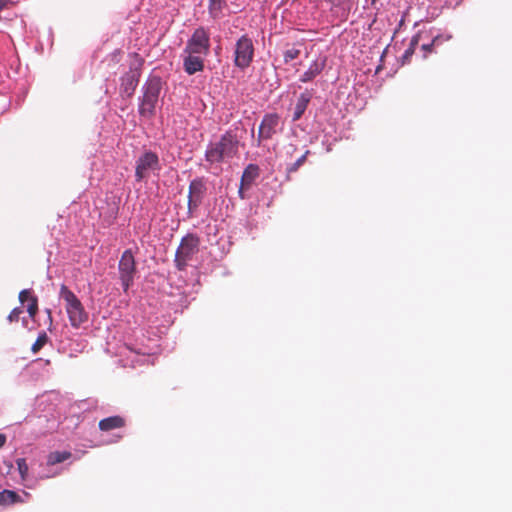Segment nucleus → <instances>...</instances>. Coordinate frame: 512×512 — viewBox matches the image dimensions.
Instances as JSON below:
<instances>
[{"mask_svg": "<svg viewBox=\"0 0 512 512\" xmlns=\"http://www.w3.org/2000/svg\"><path fill=\"white\" fill-rule=\"evenodd\" d=\"M240 137L236 129L226 131L219 141L210 143L205 152V159L210 164H219L238 156Z\"/></svg>", "mask_w": 512, "mask_h": 512, "instance_id": "f257e3e1", "label": "nucleus"}, {"mask_svg": "<svg viewBox=\"0 0 512 512\" xmlns=\"http://www.w3.org/2000/svg\"><path fill=\"white\" fill-rule=\"evenodd\" d=\"M143 97L139 105V114L151 119L155 115L156 105L162 90V81L159 76H150L144 84Z\"/></svg>", "mask_w": 512, "mask_h": 512, "instance_id": "f03ea898", "label": "nucleus"}, {"mask_svg": "<svg viewBox=\"0 0 512 512\" xmlns=\"http://www.w3.org/2000/svg\"><path fill=\"white\" fill-rule=\"evenodd\" d=\"M60 298L65 301V309L68 314L70 324L74 328H79L88 320V313L78 297L66 285L60 287Z\"/></svg>", "mask_w": 512, "mask_h": 512, "instance_id": "7ed1b4c3", "label": "nucleus"}, {"mask_svg": "<svg viewBox=\"0 0 512 512\" xmlns=\"http://www.w3.org/2000/svg\"><path fill=\"white\" fill-rule=\"evenodd\" d=\"M200 239L195 234H187L181 239L178 246L174 263L179 271H184L188 262L199 252Z\"/></svg>", "mask_w": 512, "mask_h": 512, "instance_id": "20e7f679", "label": "nucleus"}, {"mask_svg": "<svg viewBox=\"0 0 512 512\" xmlns=\"http://www.w3.org/2000/svg\"><path fill=\"white\" fill-rule=\"evenodd\" d=\"M183 52L207 56L210 53V34L207 29L196 28L188 39Z\"/></svg>", "mask_w": 512, "mask_h": 512, "instance_id": "39448f33", "label": "nucleus"}, {"mask_svg": "<svg viewBox=\"0 0 512 512\" xmlns=\"http://www.w3.org/2000/svg\"><path fill=\"white\" fill-rule=\"evenodd\" d=\"M119 278L124 291L126 292L133 284L137 272L136 261L133 252L130 249L125 250L118 264Z\"/></svg>", "mask_w": 512, "mask_h": 512, "instance_id": "423d86ee", "label": "nucleus"}, {"mask_svg": "<svg viewBox=\"0 0 512 512\" xmlns=\"http://www.w3.org/2000/svg\"><path fill=\"white\" fill-rule=\"evenodd\" d=\"M133 61L130 64V70L121 78V93L130 97L133 95L141 75L143 59L138 54H133Z\"/></svg>", "mask_w": 512, "mask_h": 512, "instance_id": "0eeeda50", "label": "nucleus"}, {"mask_svg": "<svg viewBox=\"0 0 512 512\" xmlns=\"http://www.w3.org/2000/svg\"><path fill=\"white\" fill-rule=\"evenodd\" d=\"M234 64L240 69H246L250 66L254 57V45L247 35L241 36L236 44L234 51Z\"/></svg>", "mask_w": 512, "mask_h": 512, "instance_id": "6e6552de", "label": "nucleus"}, {"mask_svg": "<svg viewBox=\"0 0 512 512\" xmlns=\"http://www.w3.org/2000/svg\"><path fill=\"white\" fill-rule=\"evenodd\" d=\"M161 169L159 157L152 151H146L136 161L135 178L141 182L148 177L149 172L159 171Z\"/></svg>", "mask_w": 512, "mask_h": 512, "instance_id": "1a4fd4ad", "label": "nucleus"}, {"mask_svg": "<svg viewBox=\"0 0 512 512\" xmlns=\"http://www.w3.org/2000/svg\"><path fill=\"white\" fill-rule=\"evenodd\" d=\"M280 117L277 113L264 115L258 130L257 146H260L263 140L271 139L279 126Z\"/></svg>", "mask_w": 512, "mask_h": 512, "instance_id": "9d476101", "label": "nucleus"}, {"mask_svg": "<svg viewBox=\"0 0 512 512\" xmlns=\"http://www.w3.org/2000/svg\"><path fill=\"white\" fill-rule=\"evenodd\" d=\"M205 193L206 186L202 179H194L190 182L188 193V213L190 215H193L201 205Z\"/></svg>", "mask_w": 512, "mask_h": 512, "instance_id": "9b49d317", "label": "nucleus"}, {"mask_svg": "<svg viewBox=\"0 0 512 512\" xmlns=\"http://www.w3.org/2000/svg\"><path fill=\"white\" fill-rule=\"evenodd\" d=\"M183 59V68L188 75H193L204 70V60L202 55L186 53Z\"/></svg>", "mask_w": 512, "mask_h": 512, "instance_id": "f8f14e48", "label": "nucleus"}, {"mask_svg": "<svg viewBox=\"0 0 512 512\" xmlns=\"http://www.w3.org/2000/svg\"><path fill=\"white\" fill-rule=\"evenodd\" d=\"M126 425V420L119 415L110 416L99 421L98 427L103 432H109L122 428Z\"/></svg>", "mask_w": 512, "mask_h": 512, "instance_id": "ddd939ff", "label": "nucleus"}, {"mask_svg": "<svg viewBox=\"0 0 512 512\" xmlns=\"http://www.w3.org/2000/svg\"><path fill=\"white\" fill-rule=\"evenodd\" d=\"M326 65V60H315L313 63L310 64L307 71L303 73V75L300 78V81L303 83H307L312 81L315 77H317L324 69Z\"/></svg>", "mask_w": 512, "mask_h": 512, "instance_id": "4468645a", "label": "nucleus"}, {"mask_svg": "<svg viewBox=\"0 0 512 512\" xmlns=\"http://www.w3.org/2000/svg\"><path fill=\"white\" fill-rule=\"evenodd\" d=\"M311 97L312 95L309 92H304L299 96L294 108L293 121H297L302 117L311 100Z\"/></svg>", "mask_w": 512, "mask_h": 512, "instance_id": "2eb2a0df", "label": "nucleus"}, {"mask_svg": "<svg viewBox=\"0 0 512 512\" xmlns=\"http://www.w3.org/2000/svg\"><path fill=\"white\" fill-rule=\"evenodd\" d=\"M259 176V167L255 164H249L243 171L241 182L242 186L250 187L253 181Z\"/></svg>", "mask_w": 512, "mask_h": 512, "instance_id": "dca6fc26", "label": "nucleus"}, {"mask_svg": "<svg viewBox=\"0 0 512 512\" xmlns=\"http://www.w3.org/2000/svg\"><path fill=\"white\" fill-rule=\"evenodd\" d=\"M23 502L20 495H18L15 491L12 490H3L0 492V505L1 506H9L15 503Z\"/></svg>", "mask_w": 512, "mask_h": 512, "instance_id": "f3484780", "label": "nucleus"}, {"mask_svg": "<svg viewBox=\"0 0 512 512\" xmlns=\"http://www.w3.org/2000/svg\"><path fill=\"white\" fill-rule=\"evenodd\" d=\"M226 7V0H209L208 11L213 19H218L222 15V11Z\"/></svg>", "mask_w": 512, "mask_h": 512, "instance_id": "a211bd4d", "label": "nucleus"}, {"mask_svg": "<svg viewBox=\"0 0 512 512\" xmlns=\"http://www.w3.org/2000/svg\"><path fill=\"white\" fill-rule=\"evenodd\" d=\"M72 454L69 451H54L47 457V465L53 466L69 459Z\"/></svg>", "mask_w": 512, "mask_h": 512, "instance_id": "6ab92c4d", "label": "nucleus"}, {"mask_svg": "<svg viewBox=\"0 0 512 512\" xmlns=\"http://www.w3.org/2000/svg\"><path fill=\"white\" fill-rule=\"evenodd\" d=\"M48 342V336L46 332H42L38 335L36 341L31 347V350L34 354L38 353Z\"/></svg>", "mask_w": 512, "mask_h": 512, "instance_id": "aec40b11", "label": "nucleus"}, {"mask_svg": "<svg viewBox=\"0 0 512 512\" xmlns=\"http://www.w3.org/2000/svg\"><path fill=\"white\" fill-rule=\"evenodd\" d=\"M300 54H301V50L295 46L286 49L283 53L284 63L287 64V63L291 62L292 60L298 58Z\"/></svg>", "mask_w": 512, "mask_h": 512, "instance_id": "412c9836", "label": "nucleus"}, {"mask_svg": "<svg viewBox=\"0 0 512 512\" xmlns=\"http://www.w3.org/2000/svg\"><path fill=\"white\" fill-rule=\"evenodd\" d=\"M17 468L19 471V474L21 476V479L25 481L28 477V465L26 463V460L24 458H19L16 460Z\"/></svg>", "mask_w": 512, "mask_h": 512, "instance_id": "4be33fe9", "label": "nucleus"}, {"mask_svg": "<svg viewBox=\"0 0 512 512\" xmlns=\"http://www.w3.org/2000/svg\"><path fill=\"white\" fill-rule=\"evenodd\" d=\"M309 150H307L301 157H299L294 163H292L288 168L287 172L294 173L296 172L306 161L307 155L309 154Z\"/></svg>", "mask_w": 512, "mask_h": 512, "instance_id": "5701e85b", "label": "nucleus"}, {"mask_svg": "<svg viewBox=\"0 0 512 512\" xmlns=\"http://www.w3.org/2000/svg\"><path fill=\"white\" fill-rule=\"evenodd\" d=\"M27 311L31 318H34L38 312V299L37 297H30L29 304L27 306Z\"/></svg>", "mask_w": 512, "mask_h": 512, "instance_id": "b1692460", "label": "nucleus"}, {"mask_svg": "<svg viewBox=\"0 0 512 512\" xmlns=\"http://www.w3.org/2000/svg\"><path fill=\"white\" fill-rule=\"evenodd\" d=\"M120 60H121V52L115 51V52L111 53L105 61H107L109 65L112 64L113 66H116L117 64H119Z\"/></svg>", "mask_w": 512, "mask_h": 512, "instance_id": "393cba45", "label": "nucleus"}, {"mask_svg": "<svg viewBox=\"0 0 512 512\" xmlns=\"http://www.w3.org/2000/svg\"><path fill=\"white\" fill-rule=\"evenodd\" d=\"M21 313H22L21 308H14L8 315V321L11 323L17 322L19 320Z\"/></svg>", "mask_w": 512, "mask_h": 512, "instance_id": "a878e982", "label": "nucleus"}, {"mask_svg": "<svg viewBox=\"0 0 512 512\" xmlns=\"http://www.w3.org/2000/svg\"><path fill=\"white\" fill-rule=\"evenodd\" d=\"M417 44H418V38L417 37H413L411 42H410L409 48L404 53V57L405 58L412 56V54L414 53V50H415V47H416Z\"/></svg>", "mask_w": 512, "mask_h": 512, "instance_id": "bb28decb", "label": "nucleus"}, {"mask_svg": "<svg viewBox=\"0 0 512 512\" xmlns=\"http://www.w3.org/2000/svg\"><path fill=\"white\" fill-rule=\"evenodd\" d=\"M30 297H34V296L32 295L31 290H29V289H24V290L20 291V293H19V301L21 303L30 301Z\"/></svg>", "mask_w": 512, "mask_h": 512, "instance_id": "cd10ccee", "label": "nucleus"}, {"mask_svg": "<svg viewBox=\"0 0 512 512\" xmlns=\"http://www.w3.org/2000/svg\"><path fill=\"white\" fill-rule=\"evenodd\" d=\"M439 40V37H435L430 44H423L422 49L426 52H432L433 47L438 43Z\"/></svg>", "mask_w": 512, "mask_h": 512, "instance_id": "c85d7f7f", "label": "nucleus"}, {"mask_svg": "<svg viewBox=\"0 0 512 512\" xmlns=\"http://www.w3.org/2000/svg\"><path fill=\"white\" fill-rule=\"evenodd\" d=\"M248 187L247 186H242V182L240 183V187H239V190H238V194L240 196L241 199H244L245 198V195H244V190L247 189Z\"/></svg>", "mask_w": 512, "mask_h": 512, "instance_id": "c756f323", "label": "nucleus"}, {"mask_svg": "<svg viewBox=\"0 0 512 512\" xmlns=\"http://www.w3.org/2000/svg\"><path fill=\"white\" fill-rule=\"evenodd\" d=\"M6 443V436L4 434H0V448H2Z\"/></svg>", "mask_w": 512, "mask_h": 512, "instance_id": "7c9ffc66", "label": "nucleus"}, {"mask_svg": "<svg viewBox=\"0 0 512 512\" xmlns=\"http://www.w3.org/2000/svg\"><path fill=\"white\" fill-rule=\"evenodd\" d=\"M6 0H0V9L2 10L6 6Z\"/></svg>", "mask_w": 512, "mask_h": 512, "instance_id": "2f4dec72", "label": "nucleus"}, {"mask_svg": "<svg viewBox=\"0 0 512 512\" xmlns=\"http://www.w3.org/2000/svg\"><path fill=\"white\" fill-rule=\"evenodd\" d=\"M378 0H371V4L372 5H375L377 3Z\"/></svg>", "mask_w": 512, "mask_h": 512, "instance_id": "473e14b6", "label": "nucleus"}]
</instances>
